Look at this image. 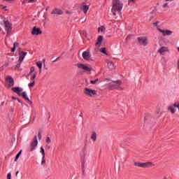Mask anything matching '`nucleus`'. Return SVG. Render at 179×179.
Returning a JSON list of instances; mask_svg holds the SVG:
<instances>
[{"mask_svg":"<svg viewBox=\"0 0 179 179\" xmlns=\"http://www.w3.org/2000/svg\"><path fill=\"white\" fill-rule=\"evenodd\" d=\"M36 78H37V72H34L31 75L30 80L36 81Z\"/></svg>","mask_w":179,"mask_h":179,"instance_id":"obj_24","label":"nucleus"},{"mask_svg":"<svg viewBox=\"0 0 179 179\" xmlns=\"http://www.w3.org/2000/svg\"><path fill=\"white\" fill-rule=\"evenodd\" d=\"M169 50L168 47L162 46L158 50V52L160 53V55H164L165 52H169Z\"/></svg>","mask_w":179,"mask_h":179,"instance_id":"obj_15","label":"nucleus"},{"mask_svg":"<svg viewBox=\"0 0 179 179\" xmlns=\"http://www.w3.org/2000/svg\"><path fill=\"white\" fill-rule=\"evenodd\" d=\"M167 6H169V3H166L162 6V8H167Z\"/></svg>","mask_w":179,"mask_h":179,"instance_id":"obj_41","label":"nucleus"},{"mask_svg":"<svg viewBox=\"0 0 179 179\" xmlns=\"http://www.w3.org/2000/svg\"><path fill=\"white\" fill-rule=\"evenodd\" d=\"M11 177H12V175L10 173H8L7 179H10Z\"/></svg>","mask_w":179,"mask_h":179,"instance_id":"obj_42","label":"nucleus"},{"mask_svg":"<svg viewBox=\"0 0 179 179\" xmlns=\"http://www.w3.org/2000/svg\"><path fill=\"white\" fill-rule=\"evenodd\" d=\"M46 143H47L48 144L51 143V138L47 137V138H46Z\"/></svg>","mask_w":179,"mask_h":179,"instance_id":"obj_35","label":"nucleus"},{"mask_svg":"<svg viewBox=\"0 0 179 179\" xmlns=\"http://www.w3.org/2000/svg\"><path fill=\"white\" fill-rule=\"evenodd\" d=\"M20 64H22V63H19V64H17V65H16V66H17V68H19L20 66Z\"/></svg>","mask_w":179,"mask_h":179,"instance_id":"obj_46","label":"nucleus"},{"mask_svg":"<svg viewBox=\"0 0 179 179\" xmlns=\"http://www.w3.org/2000/svg\"><path fill=\"white\" fill-rule=\"evenodd\" d=\"M129 38H131V36H128L126 38L127 41H128L129 40Z\"/></svg>","mask_w":179,"mask_h":179,"instance_id":"obj_44","label":"nucleus"},{"mask_svg":"<svg viewBox=\"0 0 179 179\" xmlns=\"http://www.w3.org/2000/svg\"><path fill=\"white\" fill-rule=\"evenodd\" d=\"M173 1H174V0H169L170 2Z\"/></svg>","mask_w":179,"mask_h":179,"instance_id":"obj_53","label":"nucleus"},{"mask_svg":"<svg viewBox=\"0 0 179 179\" xmlns=\"http://www.w3.org/2000/svg\"><path fill=\"white\" fill-rule=\"evenodd\" d=\"M81 167L83 169V171H85V162H82Z\"/></svg>","mask_w":179,"mask_h":179,"instance_id":"obj_37","label":"nucleus"},{"mask_svg":"<svg viewBox=\"0 0 179 179\" xmlns=\"http://www.w3.org/2000/svg\"><path fill=\"white\" fill-rule=\"evenodd\" d=\"M169 1H170V0H166V2H169Z\"/></svg>","mask_w":179,"mask_h":179,"instance_id":"obj_52","label":"nucleus"},{"mask_svg":"<svg viewBox=\"0 0 179 179\" xmlns=\"http://www.w3.org/2000/svg\"><path fill=\"white\" fill-rule=\"evenodd\" d=\"M43 31H41V29H40V28H37V27H34L32 31H31V34L33 36H38V34H42Z\"/></svg>","mask_w":179,"mask_h":179,"instance_id":"obj_10","label":"nucleus"},{"mask_svg":"<svg viewBox=\"0 0 179 179\" xmlns=\"http://www.w3.org/2000/svg\"><path fill=\"white\" fill-rule=\"evenodd\" d=\"M3 1H5L6 2H12V1L13 0H3Z\"/></svg>","mask_w":179,"mask_h":179,"instance_id":"obj_45","label":"nucleus"},{"mask_svg":"<svg viewBox=\"0 0 179 179\" xmlns=\"http://www.w3.org/2000/svg\"><path fill=\"white\" fill-rule=\"evenodd\" d=\"M5 8H6V6H4V7L3 8V9H5Z\"/></svg>","mask_w":179,"mask_h":179,"instance_id":"obj_54","label":"nucleus"},{"mask_svg":"<svg viewBox=\"0 0 179 179\" xmlns=\"http://www.w3.org/2000/svg\"><path fill=\"white\" fill-rule=\"evenodd\" d=\"M122 82L121 80L113 81L109 84L110 90H114V89H117V90H124V87L121 86Z\"/></svg>","mask_w":179,"mask_h":179,"instance_id":"obj_3","label":"nucleus"},{"mask_svg":"<svg viewBox=\"0 0 179 179\" xmlns=\"http://www.w3.org/2000/svg\"><path fill=\"white\" fill-rule=\"evenodd\" d=\"M66 13L67 15H71V12H69V11H66Z\"/></svg>","mask_w":179,"mask_h":179,"instance_id":"obj_48","label":"nucleus"},{"mask_svg":"<svg viewBox=\"0 0 179 179\" xmlns=\"http://www.w3.org/2000/svg\"><path fill=\"white\" fill-rule=\"evenodd\" d=\"M90 51L87 50L83 52V58L85 61H89L90 59Z\"/></svg>","mask_w":179,"mask_h":179,"instance_id":"obj_14","label":"nucleus"},{"mask_svg":"<svg viewBox=\"0 0 179 179\" xmlns=\"http://www.w3.org/2000/svg\"><path fill=\"white\" fill-rule=\"evenodd\" d=\"M37 0H28V3H32L33 2H36Z\"/></svg>","mask_w":179,"mask_h":179,"instance_id":"obj_40","label":"nucleus"},{"mask_svg":"<svg viewBox=\"0 0 179 179\" xmlns=\"http://www.w3.org/2000/svg\"><path fill=\"white\" fill-rule=\"evenodd\" d=\"M13 100H17L18 103H21L22 104V101L19 99V98H16L15 96H12Z\"/></svg>","mask_w":179,"mask_h":179,"instance_id":"obj_34","label":"nucleus"},{"mask_svg":"<svg viewBox=\"0 0 179 179\" xmlns=\"http://www.w3.org/2000/svg\"><path fill=\"white\" fill-rule=\"evenodd\" d=\"M84 94L89 97H93V96H96V94H97V91L90 88H85Z\"/></svg>","mask_w":179,"mask_h":179,"instance_id":"obj_4","label":"nucleus"},{"mask_svg":"<svg viewBox=\"0 0 179 179\" xmlns=\"http://www.w3.org/2000/svg\"><path fill=\"white\" fill-rule=\"evenodd\" d=\"M138 40L139 44H141V45H144V46L148 45V38H146V37H143V36L138 37Z\"/></svg>","mask_w":179,"mask_h":179,"instance_id":"obj_9","label":"nucleus"},{"mask_svg":"<svg viewBox=\"0 0 179 179\" xmlns=\"http://www.w3.org/2000/svg\"><path fill=\"white\" fill-rule=\"evenodd\" d=\"M155 26H157V24H159V22H155L154 24H153Z\"/></svg>","mask_w":179,"mask_h":179,"instance_id":"obj_47","label":"nucleus"},{"mask_svg":"<svg viewBox=\"0 0 179 179\" xmlns=\"http://www.w3.org/2000/svg\"><path fill=\"white\" fill-rule=\"evenodd\" d=\"M38 145V141H37V136H34L33 141L31 143V152H33L36 149V146Z\"/></svg>","mask_w":179,"mask_h":179,"instance_id":"obj_8","label":"nucleus"},{"mask_svg":"<svg viewBox=\"0 0 179 179\" xmlns=\"http://www.w3.org/2000/svg\"><path fill=\"white\" fill-rule=\"evenodd\" d=\"M173 106L175 108H178L179 112V102H176L175 103H173Z\"/></svg>","mask_w":179,"mask_h":179,"instance_id":"obj_33","label":"nucleus"},{"mask_svg":"<svg viewBox=\"0 0 179 179\" xmlns=\"http://www.w3.org/2000/svg\"><path fill=\"white\" fill-rule=\"evenodd\" d=\"M97 82H99V78H96L95 80H91L90 83L92 85H96V83H97Z\"/></svg>","mask_w":179,"mask_h":179,"instance_id":"obj_32","label":"nucleus"},{"mask_svg":"<svg viewBox=\"0 0 179 179\" xmlns=\"http://www.w3.org/2000/svg\"><path fill=\"white\" fill-rule=\"evenodd\" d=\"M6 81L7 83V87H12L13 86H15V80L12 76H7L6 77Z\"/></svg>","mask_w":179,"mask_h":179,"instance_id":"obj_6","label":"nucleus"},{"mask_svg":"<svg viewBox=\"0 0 179 179\" xmlns=\"http://www.w3.org/2000/svg\"><path fill=\"white\" fill-rule=\"evenodd\" d=\"M4 24L6 31H7V34H9V32L12 31V24H10L9 21H5Z\"/></svg>","mask_w":179,"mask_h":179,"instance_id":"obj_11","label":"nucleus"},{"mask_svg":"<svg viewBox=\"0 0 179 179\" xmlns=\"http://www.w3.org/2000/svg\"><path fill=\"white\" fill-rule=\"evenodd\" d=\"M36 66L39 68V69H41V68H43V63H41V62H37Z\"/></svg>","mask_w":179,"mask_h":179,"instance_id":"obj_28","label":"nucleus"},{"mask_svg":"<svg viewBox=\"0 0 179 179\" xmlns=\"http://www.w3.org/2000/svg\"><path fill=\"white\" fill-rule=\"evenodd\" d=\"M136 0H128V5H130L131 2H135Z\"/></svg>","mask_w":179,"mask_h":179,"instance_id":"obj_38","label":"nucleus"},{"mask_svg":"<svg viewBox=\"0 0 179 179\" xmlns=\"http://www.w3.org/2000/svg\"><path fill=\"white\" fill-rule=\"evenodd\" d=\"M168 110L171 113V114H174L176 113V106H174V105L169 106Z\"/></svg>","mask_w":179,"mask_h":179,"instance_id":"obj_21","label":"nucleus"},{"mask_svg":"<svg viewBox=\"0 0 179 179\" xmlns=\"http://www.w3.org/2000/svg\"><path fill=\"white\" fill-rule=\"evenodd\" d=\"M91 139L93 141V142H96L97 139V134H96V131L92 132V134L91 136Z\"/></svg>","mask_w":179,"mask_h":179,"instance_id":"obj_22","label":"nucleus"},{"mask_svg":"<svg viewBox=\"0 0 179 179\" xmlns=\"http://www.w3.org/2000/svg\"><path fill=\"white\" fill-rule=\"evenodd\" d=\"M17 47H19V43L15 42L13 44V48L11 49V52H15V51H16V48H17Z\"/></svg>","mask_w":179,"mask_h":179,"instance_id":"obj_23","label":"nucleus"},{"mask_svg":"<svg viewBox=\"0 0 179 179\" xmlns=\"http://www.w3.org/2000/svg\"><path fill=\"white\" fill-rule=\"evenodd\" d=\"M17 174H19V171L16 172L15 176H17Z\"/></svg>","mask_w":179,"mask_h":179,"instance_id":"obj_50","label":"nucleus"},{"mask_svg":"<svg viewBox=\"0 0 179 179\" xmlns=\"http://www.w3.org/2000/svg\"><path fill=\"white\" fill-rule=\"evenodd\" d=\"M106 64L108 65V67L109 68V69H114V63L113 62V61L110 60V59H106Z\"/></svg>","mask_w":179,"mask_h":179,"instance_id":"obj_19","label":"nucleus"},{"mask_svg":"<svg viewBox=\"0 0 179 179\" xmlns=\"http://www.w3.org/2000/svg\"><path fill=\"white\" fill-rule=\"evenodd\" d=\"M102 43H103V36H99L97 38V42L95 43V46H96L99 48L101 45Z\"/></svg>","mask_w":179,"mask_h":179,"instance_id":"obj_18","label":"nucleus"},{"mask_svg":"<svg viewBox=\"0 0 179 179\" xmlns=\"http://www.w3.org/2000/svg\"><path fill=\"white\" fill-rule=\"evenodd\" d=\"M39 73H41V69H39Z\"/></svg>","mask_w":179,"mask_h":179,"instance_id":"obj_51","label":"nucleus"},{"mask_svg":"<svg viewBox=\"0 0 179 179\" xmlns=\"http://www.w3.org/2000/svg\"><path fill=\"white\" fill-rule=\"evenodd\" d=\"M41 164H45V156H43L42 157V162H41Z\"/></svg>","mask_w":179,"mask_h":179,"instance_id":"obj_36","label":"nucleus"},{"mask_svg":"<svg viewBox=\"0 0 179 179\" xmlns=\"http://www.w3.org/2000/svg\"><path fill=\"white\" fill-rule=\"evenodd\" d=\"M12 92L17 94L19 96H22V92H23V88L19 87H15L12 88Z\"/></svg>","mask_w":179,"mask_h":179,"instance_id":"obj_13","label":"nucleus"},{"mask_svg":"<svg viewBox=\"0 0 179 179\" xmlns=\"http://www.w3.org/2000/svg\"><path fill=\"white\" fill-rule=\"evenodd\" d=\"M89 6L85 4V3L83 4V6L80 7V10L84 12L85 15H87V10H89Z\"/></svg>","mask_w":179,"mask_h":179,"instance_id":"obj_17","label":"nucleus"},{"mask_svg":"<svg viewBox=\"0 0 179 179\" xmlns=\"http://www.w3.org/2000/svg\"><path fill=\"white\" fill-rule=\"evenodd\" d=\"M134 165L136 167H140L141 169H150V167H153L155 164L152 162H135Z\"/></svg>","mask_w":179,"mask_h":179,"instance_id":"obj_2","label":"nucleus"},{"mask_svg":"<svg viewBox=\"0 0 179 179\" xmlns=\"http://www.w3.org/2000/svg\"><path fill=\"white\" fill-rule=\"evenodd\" d=\"M26 55H27V52H22L20 51L19 52V62L20 64H22V62H23V59H24V57H26Z\"/></svg>","mask_w":179,"mask_h":179,"instance_id":"obj_12","label":"nucleus"},{"mask_svg":"<svg viewBox=\"0 0 179 179\" xmlns=\"http://www.w3.org/2000/svg\"><path fill=\"white\" fill-rule=\"evenodd\" d=\"M46 10H48V8H46Z\"/></svg>","mask_w":179,"mask_h":179,"instance_id":"obj_55","label":"nucleus"},{"mask_svg":"<svg viewBox=\"0 0 179 179\" xmlns=\"http://www.w3.org/2000/svg\"><path fill=\"white\" fill-rule=\"evenodd\" d=\"M21 96L23 97V99H24V100H26L27 101H28L29 103V104H31V101H30V99H29V96H27V94L26 93V92H23L21 94Z\"/></svg>","mask_w":179,"mask_h":179,"instance_id":"obj_20","label":"nucleus"},{"mask_svg":"<svg viewBox=\"0 0 179 179\" xmlns=\"http://www.w3.org/2000/svg\"><path fill=\"white\" fill-rule=\"evenodd\" d=\"M46 148H47L48 150L51 149V146H50V145H46Z\"/></svg>","mask_w":179,"mask_h":179,"instance_id":"obj_43","label":"nucleus"},{"mask_svg":"<svg viewBox=\"0 0 179 179\" xmlns=\"http://www.w3.org/2000/svg\"><path fill=\"white\" fill-rule=\"evenodd\" d=\"M104 30H106V27L103 26L98 28V31H104Z\"/></svg>","mask_w":179,"mask_h":179,"instance_id":"obj_31","label":"nucleus"},{"mask_svg":"<svg viewBox=\"0 0 179 179\" xmlns=\"http://www.w3.org/2000/svg\"><path fill=\"white\" fill-rule=\"evenodd\" d=\"M100 52H102V54H105V55H107V50H106V48H101L100 49Z\"/></svg>","mask_w":179,"mask_h":179,"instance_id":"obj_26","label":"nucleus"},{"mask_svg":"<svg viewBox=\"0 0 179 179\" xmlns=\"http://www.w3.org/2000/svg\"><path fill=\"white\" fill-rule=\"evenodd\" d=\"M38 138L39 141H41V133L39 132L38 134Z\"/></svg>","mask_w":179,"mask_h":179,"instance_id":"obj_39","label":"nucleus"},{"mask_svg":"<svg viewBox=\"0 0 179 179\" xmlns=\"http://www.w3.org/2000/svg\"><path fill=\"white\" fill-rule=\"evenodd\" d=\"M77 66L80 69H83V71H85V72H90L92 69V66H90L87 64H78Z\"/></svg>","mask_w":179,"mask_h":179,"instance_id":"obj_5","label":"nucleus"},{"mask_svg":"<svg viewBox=\"0 0 179 179\" xmlns=\"http://www.w3.org/2000/svg\"><path fill=\"white\" fill-rule=\"evenodd\" d=\"M34 72H36V68L34 66H31V69H30V71L28 74V76H30V75H33V73H34Z\"/></svg>","mask_w":179,"mask_h":179,"instance_id":"obj_25","label":"nucleus"},{"mask_svg":"<svg viewBox=\"0 0 179 179\" xmlns=\"http://www.w3.org/2000/svg\"><path fill=\"white\" fill-rule=\"evenodd\" d=\"M124 8V3L120 0H113L111 12L113 16H117V12L120 13Z\"/></svg>","mask_w":179,"mask_h":179,"instance_id":"obj_1","label":"nucleus"},{"mask_svg":"<svg viewBox=\"0 0 179 179\" xmlns=\"http://www.w3.org/2000/svg\"><path fill=\"white\" fill-rule=\"evenodd\" d=\"M52 15H63L64 14V11H62V10L59 9V8H55L52 10V11L51 12Z\"/></svg>","mask_w":179,"mask_h":179,"instance_id":"obj_16","label":"nucleus"},{"mask_svg":"<svg viewBox=\"0 0 179 179\" xmlns=\"http://www.w3.org/2000/svg\"><path fill=\"white\" fill-rule=\"evenodd\" d=\"M36 85V81H32L31 83L28 84V87L31 89L34 86Z\"/></svg>","mask_w":179,"mask_h":179,"instance_id":"obj_27","label":"nucleus"},{"mask_svg":"<svg viewBox=\"0 0 179 179\" xmlns=\"http://www.w3.org/2000/svg\"><path fill=\"white\" fill-rule=\"evenodd\" d=\"M20 155H22V150H20L19 152V153L16 155L14 162H17V159H19V157H20Z\"/></svg>","mask_w":179,"mask_h":179,"instance_id":"obj_29","label":"nucleus"},{"mask_svg":"<svg viewBox=\"0 0 179 179\" xmlns=\"http://www.w3.org/2000/svg\"><path fill=\"white\" fill-rule=\"evenodd\" d=\"M41 153H42L43 157L45 156V151L44 150V148L41 147Z\"/></svg>","mask_w":179,"mask_h":179,"instance_id":"obj_30","label":"nucleus"},{"mask_svg":"<svg viewBox=\"0 0 179 179\" xmlns=\"http://www.w3.org/2000/svg\"><path fill=\"white\" fill-rule=\"evenodd\" d=\"M58 59H59V57H57L55 61H53V62H56V61H58Z\"/></svg>","mask_w":179,"mask_h":179,"instance_id":"obj_49","label":"nucleus"},{"mask_svg":"<svg viewBox=\"0 0 179 179\" xmlns=\"http://www.w3.org/2000/svg\"><path fill=\"white\" fill-rule=\"evenodd\" d=\"M158 31L159 33H162V36H171L173 34L172 31H170L169 29H162L160 28H157Z\"/></svg>","mask_w":179,"mask_h":179,"instance_id":"obj_7","label":"nucleus"},{"mask_svg":"<svg viewBox=\"0 0 179 179\" xmlns=\"http://www.w3.org/2000/svg\"><path fill=\"white\" fill-rule=\"evenodd\" d=\"M0 31H1V29H0Z\"/></svg>","mask_w":179,"mask_h":179,"instance_id":"obj_56","label":"nucleus"}]
</instances>
